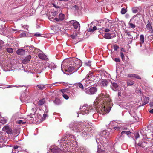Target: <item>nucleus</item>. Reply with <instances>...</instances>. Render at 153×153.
Returning a JSON list of instances; mask_svg holds the SVG:
<instances>
[{"instance_id": "46", "label": "nucleus", "mask_w": 153, "mask_h": 153, "mask_svg": "<svg viewBox=\"0 0 153 153\" xmlns=\"http://www.w3.org/2000/svg\"><path fill=\"white\" fill-rule=\"evenodd\" d=\"M126 12V10L125 8H123L121 9V13L122 14H124Z\"/></svg>"}, {"instance_id": "31", "label": "nucleus", "mask_w": 153, "mask_h": 153, "mask_svg": "<svg viewBox=\"0 0 153 153\" xmlns=\"http://www.w3.org/2000/svg\"><path fill=\"white\" fill-rule=\"evenodd\" d=\"M108 84V82L106 80H105L102 82L101 83V85L103 86H106Z\"/></svg>"}, {"instance_id": "34", "label": "nucleus", "mask_w": 153, "mask_h": 153, "mask_svg": "<svg viewBox=\"0 0 153 153\" xmlns=\"http://www.w3.org/2000/svg\"><path fill=\"white\" fill-rule=\"evenodd\" d=\"M16 87L17 88H19L22 87V86L20 85H9V86L5 88H12L13 87Z\"/></svg>"}, {"instance_id": "29", "label": "nucleus", "mask_w": 153, "mask_h": 153, "mask_svg": "<svg viewBox=\"0 0 153 153\" xmlns=\"http://www.w3.org/2000/svg\"><path fill=\"white\" fill-rule=\"evenodd\" d=\"M149 98L148 97H145L143 100V105H144L149 102Z\"/></svg>"}, {"instance_id": "43", "label": "nucleus", "mask_w": 153, "mask_h": 153, "mask_svg": "<svg viewBox=\"0 0 153 153\" xmlns=\"http://www.w3.org/2000/svg\"><path fill=\"white\" fill-rule=\"evenodd\" d=\"M70 36L73 39H75L77 37V34L76 32L73 33V34L71 35Z\"/></svg>"}, {"instance_id": "37", "label": "nucleus", "mask_w": 153, "mask_h": 153, "mask_svg": "<svg viewBox=\"0 0 153 153\" xmlns=\"http://www.w3.org/2000/svg\"><path fill=\"white\" fill-rule=\"evenodd\" d=\"M37 86L40 90H42L45 88V85H39Z\"/></svg>"}, {"instance_id": "33", "label": "nucleus", "mask_w": 153, "mask_h": 153, "mask_svg": "<svg viewBox=\"0 0 153 153\" xmlns=\"http://www.w3.org/2000/svg\"><path fill=\"white\" fill-rule=\"evenodd\" d=\"M54 102L56 105H58L60 104L61 102L60 100L57 98H56L54 101Z\"/></svg>"}, {"instance_id": "8", "label": "nucleus", "mask_w": 153, "mask_h": 153, "mask_svg": "<svg viewBox=\"0 0 153 153\" xmlns=\"http://www.w3.org/2000/svg\"><path fill=\"white\" fill-rule=\"evenodd\" d=\"M70 23L72 25L74 28L79 30L80 29V25L77 21L72 20L69 21Z\"/></svg>"}, {"instance_id": "11", "label": "nucleus", "mask_w": 153, "mask_h": 153, "mask_svg": "<svg viewBox=\"0 0 153 153\" xmlns=\"http://www.w3.org/2000/svg\"><path fill=\"white\" fill-rule=\"evenodd\" d=\"M3 131L6 132L8 134H13V131L12 129L10 128L9 126L7 125L5 126L2 129Z\"/></svg>"}, {"instance_id": "48", "label": "nucleus", "mask_w": 153, "mask_h": 153, "mask_svg": "<svg viewBox=\"0 0 153 153\" xmlns=\"http://www.w3.org/2000/svg\"><path fill=\"white\" fill-rule=\"evenodd\" d=\"M62 96L66 100H68L69 99V97L68 95L65 94H62Z\"/></svg>"}, {"instance_id": "27", "label": "nucleus", "mask_w": 153, "mask_h": 153, "mask_svg": "<svg viewBox=\"0 0 153 153\" xmlns=\"http://www.w3.org/2000/svg\"><path fill=\"white\" fill-rule=\"evenodd\" d=\"M45 102V98L39 100L38 102V105H43Z\"/></svg>"}, {"instance_id": "36", "label": "nucleus", "mask_w": 153, "mask_h": 153, "mask_svg": "<svg viewBox=\"0 0 153 153\" xmlns=\"http://www.w3.org/2000/svg\"><path fill=\"white\" fill-rule=\"evenodd\" d=\"M42 68L41 67H39V68H35V71L38 73H40L42 72Z\"/></svg>"}, {"instance_id": "19", "label": "nucleus", "mask_w": 153, "mask_h": 153, "mask_svg": "<svg viewBox=\"0 0 153 153\" xmlns=\"http://www.w3.org/2000/svg\"><path fill=\"white\" fill-rule=\"evenodd\" d=\"M100 135L102 137L106 139V138L109 137V133L107 132L106 130H104L100 133Z\"/></svg>"}, {"instance_id": "63", "label": "nucleus", "mask_w": 153, "mask_h": 153, "mask_svg": "<svg viewBox=\"0 0 153 153\" xmlns=\"http://www.w3.org/2000/svg\"><path fill=\"white\" fill-rule=\"evenodd\" d=\"M120 56L122 59H124V55L123 53L121 52L120 53Z\"/></svg>"}, {"instance_id": "44", "label": "nucleus", "mask_w": 153, "mask_h": 153, "mask_svg": "<svg viewBox=\"0 0 153 153\" xmlns=\"http://www.w3.org/2000/svg\"><path fill=\"white\" fill-rule=\"evenodd\" d=\"M85 64L86 66L90 67L91 65V62L89 61L87 62H85Z\"/></svg>"}, {"instance_id": "6", "label": "nucleus", "mask_w": 153, "mask_h": 153, "mask_svg": "<svg viewBox=\"0 0 153 153\" xmlns=\"http://www.w3.org/2000/svg\"><path fill=\"white\" fill-rule=\"evenodd\" d=\"M109 20L106 19H105L98 22V25L99 26H102V27L100 29H101L102 30H103V29H104V28L109 27Z\"/></svg>"}, {"instance_id": "26", "label": "nucleus", "mask_w": 153, "mask_h": 153, "mask_svg": "<svg viewBox=\"0 0 153 153\" xmlns=\"http://www.w3.org/2000/svg\"><path fill=\"white\" fill-rule=\"evenodd\" d=\"M140 47L142 46L141 44L143 43L144 42V36L143 34L140 35Z\"/></svg>"}, {"instance_id": "50", "label": "nucleus", "mask_w": 153, "mask_h": 153, "mask_svg": "<svg viewBox=\"0 0 153 153\" xmlns=\"http://www.w3.org/2000/svg\"><path fill=\"white\" fill-rule=\"evenodd\" d=\"M7 52L11 53L13 52V49L11 48H8L7 49Z\"/></svg>"}, {"instance_id": "18", "label": "nucleus", "mask_w": 153, "mask_h": 153, "mask_svg": "<svg viewBox=\"0 0 153 153\" xmlns=\"http://www.w3.org/2000/svg\"><path fill=\"white\" fill-rule=\"evenodd\" d=\"M65 18V15L62 13H60L59 16V18H56L54 19V20L57 22L62 21Z\"/></svg>"}, {"instance_id": "21", "label": "nucleus", "mask_w": 153, "mask_h": 153, "mask_svg": "<svg viewBox=\"0 0 153 153\" xmlns=\"http://www.w3.org/2000/svg\"><path fill=\"white\" fill-rule=\"evenodd\" d=\"M146 143L143 140H141L139 142L137 145L139 147L143 148L146 146Z\"/></svg>"}, {"instance_id": "51", "label": "nucleus", "mask_w": 153, "mask_h": 153, "mask_svg": "<svg viewBox=\"0 0 153 153\" xmlns=\"http://www.w3.org/2000/svg\"><path fill=\"white\" fill-rule=\"evenodd\" d=\"M68 90L67 89H62L61 90V91L63 94H65V93L68 92Z\"/></svg>"}, {"instance_id": "13", "label": "nucleus", "mask_w": 153, "mask_h": 153, "mask_svg": "<svg viewBox=\"0 0 153 153\" xmlns=\"http://www.w3.org/2000/svg\"><path fill=\"white\" fill-rule=\"evenodd\" d=\"M38 52L39 53L38 54L39 58L42 60L45 59L47 58L46 55H45L40 50L38 49Z\"/></svg>"}, {"instance_id": "60", "label": "nucleus", "mask_w": 153, "mask_h": 153, "mask_svg": "<svg viewBox=\"0 0 153 153\" xmlns=\"http://www.w3.org/2000/svg\"><path fill=\"white\" fill-rule=\"evenodd\" d=\"M113 59L116 62H120V59L119 58H115L114 59Z\"/></svg>"}, {"instance_id": "28", "label": "nucleus", "mask_w": 153, "mask_h": 153, "mask_svg": "<svg viewBox=\"0 0 153 153\" xmlns=\"http://www.w3.org/2000/svg\"><path fill=\"white\" fill-rule=\"evenodd\" d=\"M57 14V12L56 11L52 12L51 13L50 15L48 17V19L50 21H52V18H51V16H53V17L55 16Z\"/></svg>"}, {"instance_id": "52", "label": "nucleus", "mask_w": 153, "mask_h": 153, "mask_svg": "<svg viewBox=\"0 0 153 153\" xmlns=\"http://www.w3.org/2000/svg\"><path fill=\"white\" fill-rule=\"evenodd\" d=\"M134 82L132 81H128L127 82L128 85H131L134 84Z\"/></svg>"}, {"instance_id": "3", "label": "nucleus", "mask_w": 153, "mask_h": 153, "mask_svg": "<svg viewBox=\"0 0 153 153\" xmlns=\"http://www.w3.org/2000/svg\"><path fill=\"white\" fill-rule=\"evenodd\" d=\"M84 125L86 127H88L89 126L86 123H84L82 122L80 124L74 123H71L69 125V127L72 130L78 132L81 135H87L88 129H85Z\"/></svg>"}, {"instance_id": "42", "label": "nucleus", "mask_w": 153, "mask_h": 153, "mask_svg": "<svg viewBox=\"0 0 153 153\" xmlns=\"http://www.w3.org/2000/svg\"><path fill=\"white\" fill-rule=\"evenodd\" d=\"M129 26L130 28H134L136 26L135 24L131 23L129 22L128 23Z\"/></svg>"}, {"instance_id": "7", "label": "nucleus", "mask_w": 153, "mask_h": 153, "mask_svg": "<svg viewBox=\"0 0 153 153\" xmlns=\"http://www.w3.org/2000/svg\"><path fill=\"white\" fill-rule=\"evenodd\" d=\"M97 89L96 87H92L90 88H88L85 89V92L86 93L88 94H94L97 92Z\"/></svg>"}, {"instance_id": "64", "label": "nucleus", "mask_w": 153, "mask_h": 153, "mask_svg": "<svg viewBox=\"0 0 153 153\" xmlns=\"http://www.w3.org/2000/svg\"><path fill=\"white\" fill-rule=\"evenodd\" d=\"M120 128L118 126L114 127L113 128L114 129L117 130H118Z\"/></svg>"}, {"instance_id": "20", "label": "nucleus", "mask_w": 153, "mask_h": 153, "mask_svg": "<svg viewBox=\"0 0 153 153\" xmlns=\"http://www.w3.org/2000/svg\"><path fill=\"white\" fill-rule=\"evenodd\" d=\"M118 96L119 97H121L122 95L124 96H126V93L125 92L123 89H121L120 88L118 91Z\"/></svg>"}, {"instance_id": "32", "label": "nucleus", "mask_w": 153, "mask_h": 153, "mask_svg": "<svg viewBox=\"0 0 153 153\" xmlns=\"http://www.w3.org/2000/svg\"><path fill=\"white\" fill-rule=\"evenodd\" d=\"M104 37L107 39H110L111 38V34L108 33H106L104 35Z\"/></svg>"}, {"instance_id": "54", "label": "nucleus", "mask_w": 153, "mask_h": 153, "mask_svg": "<svg viewBox=\"0 0 153 153\" xmlns=\"http://www.w3.org/2000/svg\"><path fill=\"white\" fill-rule=\"evenodd\" d=\"M119 48L118 46L115 45L113 46V48L115 51H117V50Z\"/></svg>"}, {"instance_id": "40", "label": "nucleus", "mask_w": 153, "mask_h": 153, "mask_svg": "<svg viewBox=\"0 0 153 153\" xmlns=\"http://www.w3.org/2000/svg\"><path fill=\"white\" fill-rule=\"evenodd\" d=\"M127 31H126L125 32V33L126 34L128 35V38L131 39V40L132 41V40H133V38L132 36V35H131L130 34L128 33H127Z\"/></svg>"}, {"instance_id": "38", "label": "nucleus", "mask_w": 153, "mask_h": 153, "mask_svg": "<svg viewBox=\"0 0 153 153\" xmlns=\"http://www.w3.org/2000/svg\"><path fill=\"white\" fill-rule=\"evenodd\" d=\"M25 48H26L28 50L29 49V51L30 52L32 51V50L34 48V47L32 46H30L27 45L25 46Z\"/></svg>"}, {"instance_id": "47", "label": "nucleus", "mask_w": 153, "mask_h": 153, "mask_svg": "<svg viewBox=\"0 0 153 153\" xmlns=\"http://www.w3.org/2000/svg\"><path fill=\"white\" fill-rule=\"evenodd\" d=\"M6 120L4 118H2L1 120V123L4 124L6 123Z\"/></svg>"}, {"instance_id": "15", "label": "nucleus", "mask_w": 153, "mask_h": 153, "mask_svg": "<svg viewBox=\"0 0 153 153\" xmlns=\"http://www.w3.org/2000/svg\"><path fill=\"white\" fill-rule=\"evenodd\" d=\"M46 66L51 70L55 69L57 67L56 65L53 62L47 63L46 64Z\"/></svg>"}, {"instance_id": "39", "label": "nucleus", "mask_w": 153, "mask_h": 153, "mask_svg": "<svg viewBox=\"0 0 153 153\" xmlns=\"http://www.w3.org/2000/svg\"><path fill=\"white\" fill-rule=\"evenodd\" d=\"M93 73V72L92 71H90L85 77L86 79H89L90 77H91L92 76Z\"/></svg>"}, {"instance_id": "5", "label": "nucleus", "mask_w": 153, "mask_h": 153, "mask_svg": "<svg viewBox=\"0 0 153 153\" xmlns=\"http://www.w3.org/2000/svg\"><path fill=\"white\" fill-rule=\"evenodd\" d=\"M80 108L81 110L80 114L83 115L88 114L92 110L91 107L87 105L80 107Z\"/></svg>"}, {"instance_id": "56", "label": "nucleus", "mask_w": 153, "mask_h": 153, "mask_svg": "<svg viewBox=\"0 0 153 153\" xmlns=\"http://www.w3.org/2000/svg\"><path fill=\"white\" fill-rule=\"evenodd\" d=\"M78 86L81 89H83V86L82 84L81 83H79L78 84Z\"/></svg>"}, {"instance_id": "24", "label": "nucleus", "mask_w": 153, "mask_h": 153, "mask_svg": "<svg viewBox=\"0 0 153 153\" xmlns=\"http://www.w3.org/2000/svg\"><path fill=\"white\" fill-rule=\"evenodd\" d=\"M146 28L150 31H152L153 29H152V27L151 26V24H150V21L148 20L147 22V24L146 25Z\"/></svg>"}, {"instance_id": "23", "label": "nucleus", "mask_w": 153, "mask_h": 153, "mask_svg": "<svg viewBox=\"0 0 153 153\" xmlns=\"http://www.w3.org/2000/svg\"><path fill=\"white\" fill-rule=\"evenodd\" d=\"M16 53L20 55H22L25 54V51L22 49H18L16 51Z\"/></svg>"}, {"instance_id": "45", "label": "nucleus", "mask_w": 153, "mask_h": 153, "mask_svg": "<svg viewBox=\"0 0 153 153\" xmlns=\"http://www.w3.org/2000/svg\"><path fill=\"white\" fill-rule=\"evenodd\" d=\"M4 46V42L2 40H0V49L3 48Z\"/></svg>"}, {"instance_id": "61", "label": "nucleus", "mask_w": 153, "mask_h": 153, "mask_svg": "<svg viewBox=\"0 0 153 153\" xmlns=\"http://www.w3.org/2000/svg\"><path fill=\"white\" fill-rule=\"evenodd\" d=\"M22 27H23L25 29L27 30L28 26L27 25H24L22 26Z\"/></svg>"}, {"instance_id": "9", "label": "nucleus", "mask_w": 153, "mask_h": 153, "mask_svg": "<svg viewBox=\"0 0 153 153\" xmlns=\"http://www.w3.org/2000/svg\"><path fill=\"white\" fill-rule=\"evenodd\" d=\"M147 131L146 129H143L140 131V133L143 136H146L147 139H150L151 137H152V134L151 132L150 134H148L146 132Z\"/></svg>"}, {"instance_id": "58", "label": "nucleus", "mask_w": 153, "mask_h": 153, "mask_svg": "<svg viewBox=\"0 0 153 153\" xmlns=\"http://www.w3.org/2000/svg\"><path fill=\"white\" fill-rule=\"evenodd\" d=\"M26 35V33L24 32H23L20 34L19 36L20 37H22L25 36Z\"/></svg>"}, {"instance_id": "59", "label": "nucleus", "mask_w": 153, "mask_h": 153, "mask_svg": "<svg viewBox=\"0 0 153 153\" xmlns=\"http://www.w3.org/2000/svg\"><path fill=\"white\" fill-rule=\"evenodd\" d=\"M20 100L22 102H25V100L22 97V95L20 98Z\"/></svg>"}, {"instance_id": "4", "label": "nucleus", "mask_w": 153, "mask_h": 153, "mask_svg": "<svg viewBox=\"0 0 153 153\" xmlns=\"http://www.w3.org/2000/svg\"><path fill=\"white\" fill-rule=\"evenodd\" d=\"M65 140L63 139L60 141H58L60 143V148L59 146H51L49 148V149L53 153H64L66 151V148L64 145V143H65Z\"/></svg>"}, {"instance_id": "55", "label": "nucleus", "mask_w": 153, "mask_h": 153, "mask_svg": "<svg viewBox=\"0 0 153 153\" xmlns=\"http://www.w3.org/2000/svg\"><path fill=\"white\" fill-rule=\"evenodd\" d=\"M134 75H135L134 74H129L128 75V76L130 78L134 77Z\"/></svg>"}, {"instance_id": "2", "label": "nucleus", "mask_w": 153, "mask_h": 153, "mask_svg": "<svg viewBox=\"0 0 153 153\" xmlns=\"http://www.w3.org/2000/svg\"><path fill=\"white\" fill-rule=\"evenodd\" d=\"M81 66V63L79 60H74L73 61L66 59L64 60L62 63L61 70L65 73L68 72L69 73H65L67 74H71L72 73L76 71Z\"/></svg>"}, {"instance_id": "30", "label": "nucleus", "mask_w": 153, "mask_h": 153, "mask_svg": "<svg viewBox=\"0 0 153 153\" xmlns=\"http://www.w3.org/2000/svg\"><path fill=\"white\" fill-rule=\"evenodd\" d=\"M98 149L97 153H104L105 151L100 148V146L98 145Z\"/></svg>"}, {"instance_id": "10", "label": "nucleus", "mask_w": 153, "mask_h": 153, "mask_svg": "<svg viewBox=\"0 0 153 153\" xmlns=\"http://www.w3.org/2000/svg\"><path fill=\"white\" fill-rule=\"evenodd\" d=\"M82 81L84 85V86L86 87L92 85L91 83L92 82V81L89 79H86V78H85Z\"/></svg>"}, {"instance_id": "25", "label": "nucleus", "mask_w": 153, "mask_h": 153, "mask_svg": "<svg viewBox=\"0 0 153 153\" xmlns=\"http://www.w3.org/2000/svg\"><path fill=\"white\" fill-rule=\"evenodd\" d=\"M131 132L130 131H122L121 133L120 137L123 136L124 134H126L128 136L131 134Z\"/></svg>"}, {"instance_id": "35", "label": "nucleus", "mask_w": 153, "mask_h": 153, "mask_svg": "<svg viewBox=\"0 0 153 153\" xmlns=\"http://www.w3.org/2000/svg\"><path fill=\"white\" fill-rule=\"evenodd\" d=\"M13 133L15 137L17 136L19 134V131L17 129L14 130Z\"/></svg>"}, {"instance_id": "62", "label": "nucleus", "mask_w": 153, "mask_h": 153, "mask_svg": "<svg viewBox=\"0 0 153 153\" xmlns=\"http://www.w3.org/2000/svg\"><path fill=\"white\" fill-rule=\"evenodd\" d=\"M134 77L136 78L137 79H140L141 78L137 74H135V75H134Z\"/></svg>"}, {"instance_id": "17", "label": "nucleus", "mask_w": 153, "mask_h": 153, "mask_svg": "<svg viewBox=\"0 0 153 153\" xmlns=\"http://www.w3.org/2000/svg\"><path fill=\"white\" fill-rule=\"evenodd\" d=\"M10 66L9 65L5 63L3 67V69L4 71L7 72L10 71L11 70H13V69H10Z\"/></svg>"}, {"instance_id": "16", "label": "nucleus", "mask_w": 153, "mask_h": 153, "mask_svg": "<svg viewBox=\"0 0 153 153\" xmlns=\"http://www.w3.org/2000/svg\"><path fill=\"white\" fill-rule=\"evenodd\" d=\"M37 116L38 117V119H37V121L38 122L43 121L45 120L46 117H48V115L46 114H44L42 117H41V116L39 114H37Z\"/></svg>"}, {"instance_id": "14", "label": "nucleus", "mask_w": 153, "mask_h": 153, "mask_svg": "<svg viewBox=\"0 0 153 153\" xmlns=\"http://www.w3.org/2000/svg\"><path fill=\"white\" fill-rule=\"evenodd\" d=\"M106 139L104 137H102L101 136L98 138L96 139V142L98 144H103V143H105V141H106Z\"/></svg>"}, {"instance_id": "57", "label": "nucleus", "mask_w": 153, "mask_h": 153, "mask_svg": "<svg viewBox=\"0 0 153 153\" xmlns=\"http://www.w3.org/2000/svg\"><path fill=\"white\" fill-rule=\"evenodd\" d=\"M96 77L98 79H100L102 78V77H101V75H100V74H96Z\"/></svg>"}, {"instance_id": "22", "label": "nucleus", "mask_w": 153, "mask_h": 153, "mask_svg": "<svg viewBox=\"0 0 153 153\" xmlns=\"http://www.w3.org/2000/svg\"><path fill=\"white\" fill-rule=\"evenodd\" d=\"M31 57L30 55H29L28 56L22 61V63L25 64L27 63L28 62L30 61Z\"/></svg>"}, {"instance_id": "49", "label": "nucleus", "mask_w": 153, "mask_h": 153, "mask_svg": "<svg viewBox=\"0 0 153 153\" xmlns=\"http://www.w3.org/2000/svg\"><path fill=\"white\" fill-rule=\"evenodd\" d=\"M97 29V27L96 26H94L93 27L92 29L90 28L89 29L90 31H94Z\"/></svg>"}, {"instance_id": "41", "label": "nucleus", "mask_w": 153, "mask_h": 153, "mask_svg": "<svg viewBox=\"0 0 153 153\" xmlns=\"http://www.w3.org/2000/svg\"><path fill=\"white\" fill-rule=\"evenodd\" d=\"M17 123L19 124H24L26 122L23 120H21L17 122Z\"/></svg>"}, {"instance_id": "12", "label": "nucleus", "mask_w": 153, "mask_h": 153, "mask_svg": "<svg viewBox=\"0 0 153 153\" xmlns=\"http://www.w3.org/2000/svg\"><path fill=\"white\" fill-rule=\"evenodd\" d=\"M112 84L111 85V89L114 91H118L120 88V87H119L117 83L114 82L112 83Z\"/></svg>"}, {"instance_id": "53", "label": "nucleus", "mask_w": 153, "mask_h": 153, "mask_svg": "<svg viewBox=\"0 0 153 153\" xmlns=\"http://www.w3.org/2000/svg\"><path fill=\"white\" fill-rule=\"evenodd\" d=\"M135 137L136 139H137L140 137V135L138 132H137L135 134H134Z\"/></svg>"}, {"instance_id": "1", "label": "nucleus", "mask_w": 153, "mask_h": 153, "mask_svg": "<svg viewBox=\"0 0 153 153\" xmlns=\"http://www.w3.org/2000/svg\"><path fill=\"white\" fill-rule=\"evenodd\" d=\"M94 105L97 111L104 115L110 112L112 106V101L109 95L105 91H103L99 94L94 103Z\"/></svg>"}]
</instances>
